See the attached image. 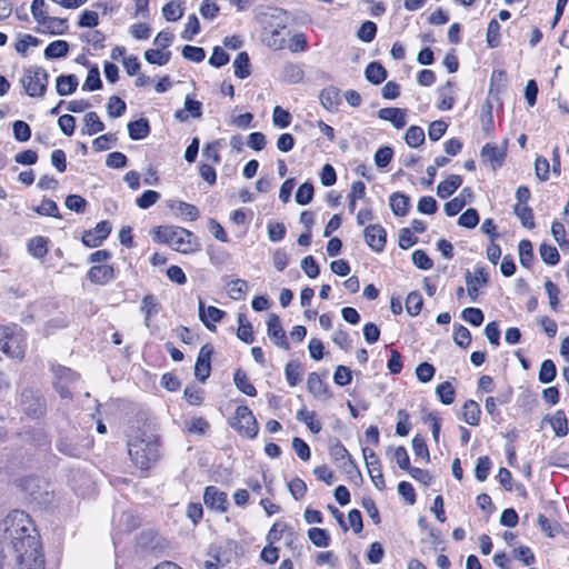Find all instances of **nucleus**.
I'll return each instance as SVG.
<instances>
[{
  "label": "nucleus",
  "mask_w": 569,
  "mask_h": 569,
  "mask_svg": "<svg viewBox=\"0 0 569 569\" xmlns=\"http://www.w3.org/2000/svg\"><path fill=\"white\" fill-rule=\"evenodd\" d=\"M0 530L12 540L16 551L19 553V569H44V559L40 551V543L34 535H31V521L21 510L10 511L1 521Z\"/></svg>",
  "instance_id": "f257e3e1"
},
{
  "label": "nucleus",
  "mask_w": 569,
  "mask_h": 569,
  "mask_svg": "<svg viewBox=\"0 0 569 569\" xmlns=\"http://www.w3.org/2000/svg\"><path fill=\"white\" fill-rule=\"evenodd\" d=\"M158 436L148 431H138L128 440V452L132 463L140 470L150 469L161 456Z\"/></svg>",
  "instance_id": "f03ea898"
},
{
  "label": "nucleus",
  "mask_w": 569,
  "mask_h": 569,
  "mask_svg": "<svg viewBox=\"0 0 569 569\" xmlns=\"http://www.w3.org/2000/svg\"><path fill=\"white\" fill-rule=\"evenodd\" d=\"M153 239L167 243L173 250L181 253H192L200 250L198 237L181 227H158L154 230Z\"/></svg>",
  "instance_id": "7ed1b4c3"
},
{
  "label": "nucleus",
  "mask_w": 569,
  "mask_h": 569,
  "mask_svg": "<svg viewBox=\"0 0 569 569\" xmlns=\"http://www.w3.org/2000/svg\"><path fill=\"white\" fill-rule=\"evenodd\" d=\"M0 349L9 358L21 361L26 355V337L17 325L0 326Z\"/></svg>",
  "instance_id": "20e7f679"
},
{
  "label": "nucleus",
  "mask_w": 569,
  "mask_h": 569,
  "mask_svg": "<svg viewBox=\"0 0 569 569\" xmlns=\"http://www.w3.org/2000/svg\"><path fill=\"white\" fill-rule=\"evenodd\" d=\"M26 93L32 98H42L47 91L49 74L42 67H30L20 79Z\"/></svg>",
  "instance_id": "39448f33"
},
{
  "label": "nucleus",
  "mask_w": 569,
  "mask_h": 569,
  "mask_svg": "<svg viewBox=\"0 0 569 569\" xmlns=\"http://www.w3.org/2000/svg\"><path fill=\"white\" fill-rule=\"evenodd\" d=\"M20 406L30 418H40L46 412V401L40 390L26 387L20 395Z\"/></svg>",
  "instance_id": "423d86ee"
},
{
  "label": "nucleus",
  "mask_w": 569,
  "mask_h": 569,
  "mask_svg": "<svg viewBox=\"0 0 569 569\" xmlns=\"http://www.w3.org/2000/svg\"><path fill=\"white\" fill-rule=\"evenodd\" d=\"M231 426L238 432L251 439L254 438L259 431L256 418L251 410L246 406H240L236 409Z\"/></svg>",
  "instance_id": "0eeeda50"
},
{
  "label": "nucleus",
  "mask_w": 569,
  "mask_h": 569,
  "mask_svg": "<svg viewBox=\"0 0 569 569\" xmlns=\"http://www.w3.org/2000/svg\"><path fill=\"white\" fill-rule=\"evenodd\" d=\"M288 19V12L281 8H272L258 16V21L262 26V30L270 28L287 29Z\"/></svg>",
  "instance_id": "6e6552de"
},
{
  "label": "nucleus",
  "mask_w": 569,
  "mask_h": 569,
  "mask_svg": "<svg viewBox=\"0 0 569 569\" xmlns=\"http://www.w3.org/2000/svg\"><path fill=\"white\" fill-rule=\"evenodd\" d=\"M489 280V274L483 267H476L475 270L467 271L466 283L469 297L475 301L478 297V291L481 287L486 286Z\"/></svg>",
  "instance_id": "1a4fd4ad"
},
{
  "label": "nucleus",
  "mask_w": 569,
  "mask_h": 569,
  "mask_svg": "<svg viewBox=\"0 0 569 569\" xmlns=\"http://www.w3.org/2000/svg\"><path fill=\"white\" fill-rule=\"evenodd\" d=\"M203 500L208 508L218 512H226L229 507L228 496L214 486L204 489Z\"/></svg>",
  "instance_id": "9d476101"
},
{
  "label": "nucleus",
  "mask_w": 569,
  "mask_h": 569,
  "mask_svg": "<svg viewBox=\"0 0 569 569\" xmlns=\"http://www.w3.org/2000/svg\"><path fill=\"white\" fill-rule=\"evenodd\" d=\"M212 352L213 348L208 343L203 345L199 351L194 366V376L201 382H204L210 376Z\"/></svg>",
  "instance_id": "9b49d317"
},
{
  "label": "nucleus",
  "mask_w": 569,
  "mask_h": 569,
  "mask_svg": "<svg viewBox=\"0 0 569 569\" xmlns=\"http://www.w3.org/2000/svg\"><path fill=\"white\" fill-rule=\"evenodd\" d=\"M267 333L268 337L279 347L284 350L289 349V343L286 338V332L281 326L280 318L270 313L267 320Z\"/></svg>",
  "instance_id": "f8f14e48"
},
{
  "label": "nucleus",
  "mask_w": 569,
  "mask_h": 569,
  "mask_svg": "<svg viewBox=\"0 0 569 569\" xmlns=\"http://www.w3.org/2000/svg\"><path fill=\"white\" fill-rule=\"evenodd\" d=\"M386 236V230L380 224H369L363 230L366 243L376 252L385 249Z\"/></svg>",
  "instance_id": "ddd939ff"
},
{
  "label": "nucleus",
  "mask_w": 569,
  "mask_h": 569,
  "mask_svg": "<svg viewBox=\"0 0 569 569\" xmlns=\"http://www.w3.org/2000/svg\"><path fill=\"white\" fill-rule=\"evenodd\" d=\"M111 226L108 221L99 222L93 230L86 231L82 236V242L89 248L99 247L109 236Z\"/></svg>",
  "instance_id": "4468645a"
},
{
  "label": "nucleus",
  "mask_w": 569,
  "mask_h": 569,
  "mask_svg": "<svg viewBox=\"0 0 569 569\" xmlns=\"http://www.w3.org/2000/svg\"><path fill=\"white\" fill-rule=\"evenodd\" d=\"M198 311L200 320L210 331L216 330L214 323L219 322L224 316L223 310H220L213 306L206 307L202 299H199Z\"/></svg>",
  "instance_id": "2eb2a0df"
},
{
  "label": "nucleus",
  "mask_w": 569,
  "mask_h": 569,
  "mask_svg": "<svg viewBox=\"0 0 569 569\" xmlns=\"http://www.w3.org/2000/svg\"><path fill=\"white\" fill-rule=\"evenodd\" d=\"M378 116L382 120L390 121L397 129H402L407 124V111L405 109L382 108Z\"/></svg>",
  "instance_id": "dca6fc26"
},
{
  "label": "nucleus",
  "mask_w": 569,
  "mask_h": 569,
  "mask_svg": "<svg viewBox=\"0 0 569 569\" xmlns=\"http://www.w3.org/2000/svg\"><path fill=\"white\" fill-rule=\"evenodd\" d=\"M287 29L270 28L262 30V41L273 50H281L286 46V37L282 34Z\"/></svg>",
  "instance_id": "f3484780"
},
{
  "label": "nucleus",
  "mask_w": 569,
  "mask_h": 569,
  "mask_svg": "<svg viewBox=\"0 0 569 569\" xmlns=\"http://www.w3.org/2000/svg\"><path fill=\"white\" fill-rule=\"evenodd\" d=\"M88 277L92 283L106 284L114 278V270L109 264H99L90 268Z\"/></svg>",
  "instance_id": "a211bd4d"
},
{
  "label": "nucleus",
  "mask_w": 569,
  "mask_h": 569,
  "mask_svg": "<svg viewBox=\"0 0 569 569\" xmlns=\"http://www.w3.org/2000/svg\"><path fill=\"white\" fill-rule=\"evenodd\" d=\"M307 387L310 393L318 399H328L330 395L328 392L327 385L321 380L317 372H311L308 376Z\"/></svg>",
  "instance_id": "6ab92c4d"
},
{
  "label": "nucleus",
  "mask_w": 569,
  "mask_h": 569,
  "mask_svg": "<svg viewBox=\"0 0 569 569\" xmlns=\"http://www.w3.org/2000/svg\"><path fill=\"white\" fill-rule=\"evenodd\" d=\"M462 183V178L459 174H451L446 180L441 181L437 187V194L441 199L450 197Z\"/></svg>",
  "instance_id": "aec40b11"
},
{
  "label": "nucleus",
  "mask_w": 569,
  "mask_h": 569,
  "mask_svg": "<svg viewBox=\"0 0 569 569\" xmlns=\"http://www.w3.org/2000/svg\"><path fill=\"white\" fill-rule=\"evenodd\" d=\"M320 102L322 107L329 111L338 109L340 103L339 90L335 87L325 88L320 93Z\"/></svg>",
  "instance_id": "412c9836"
},
{
  "label": "nucleus",
  "mask_w": 569,
  "mask_h": 569,
  "mask_svg": "<svg viewBox=\"0 0 569 569\" xmlns=\"http://www.w3.org/2000/svg\"><path fill=\"white\" fill-rule=\"evenodd\" d=\"M78 78L74 74L59 76L56 80V89L60 96H69L77 90Z\"/></svg>",
  "instance_id": "4be33fe9"
},
{
  "label": "nucleus",
  "mask_w": 569,
  "mask_h": 569,
  "mask_svg": "<svg viewBox=\"0 0 569 569\" xmlns=\"http://www.w3.org/2000/svg\"><path fill=\"white\" fill-rule=\"evenodd\" d=\"M170 209L178 216L184 217L190 221L199 218V210L196 206L183 201H174L170 204Z\"/></svg>",
  "instance_id": "5701e85b"
},
{
  "label": "nucleus",
  "mask_w": 569,
  "mask_h": 569,
  "mask_svg": "<svg viewBox=\"0 0 569 569\" xmlns=\"http://www.w3.org/2000/svg\"><path fill=\"white\" fill-rule=\"evenodd\" d=\"M481 409L480 406L473 401L468 400L462 408V417L466 423L470 426H478L480 421Z\"/></svg>",
  "instance_id": "b1692460"
},
{
  "label": "nucleus",
  "mask_w": 569,
  "mask_h": 569,
  "mask_svg": "<svg viewBox=\"0 0 569 569\" xmlns=\"http://www.w3.org/2000/svg\"><path fill=\"white\" fill-rule=\"evenodd\" d=\"M201 108L202 104L200 101L193 100L190 96H187L184 100V110H178L174 116L180 121H186L188 116L184 114V111H187L191 117L200 118L202 114Z\"/></svg>",
  "instance_id": "393cba45"
},
{
  "label": "nucleus",
  "mask_w": 569,
  "mask_h": 569,
  "mask_svg": "<svg viewBox=\"0 0 569 569\" xmlns=\"http://www.w3.org/2000/svg\"><path fill=\"white\" fill-rule=\"evenodd\" d=\"M365 76L369 82L380 84L387 78V70L379 62H370L366 68Z\"/></svg>",
  "instance_id": "a878e982"
},
{
  "label": "nucleus",
  "mask_w": 569,
  "mask_h": 569,
  "mask_svg": "<svg viewBox=\"0 0 569 569\" xmlns=\"http://www.w3.org/2000/svg\"><path fill=\"white\" fill-rule=\"evenodd\" d=\"M481 157L485 161L490 162L493 167H500L505 158V152L498 147L487 143L481 150Z\"/></svg>",
  "instance_id": "bb28decb"
},
{
  "label": "nucleus",
  "mask_w": 569,
  "mask_h": 569,
  "mask_svg": "<svg viewBox=\"0 0 569 569\" xmlns=\"http://www.w3.org/2000/svg\"><path fill=\"white\" fill-rule=\"evenodd\" d=\"M128 132H129V137L132 140L144 139L150 132V127H149L148 120L141 118L139 120L129 122L128 123Z\"/></svg>",
  "instance_id": "cd10ccee"
},
{
  "label": "nucleus",
  "mask_w": 569,
  "mask_h": 569,
  "mask_svg": "<svg viewBox=\"0 0 569 569\" xmlns=\"http://www.w3.org/2000/svg\"><path fill=\"white\" fill-rule=\"evenodd\" d=\"M28 252L34 258H43L48 252V239L41 236L33 237L28 241Z\"/></svg>",
  "instance_id": "c85d7f7f"
},
{
  "label": "nucleus",
  "mask_w": 569,
  "mask_h": 569,
  "mask_svg": "<svg viewBox=\"0 0 569 569\" xmlns=\"http://www.w3.org/2000/svg\"><path fill=\"white\" fill-rule=\"evenodd\" d=\"M302 373V367L298 361H290L286 365L284 376L290 387H295L301 382Z\"/></svg>",
  "instance_id": "c756f323"
},
{
  "label": "nucleus",
  "mask_w": 569,
  "mask_h": 569,
  "mask_svg": "<svg viewBox=\"0 0 569 569\" xmlns=\"http://www.w3.org/2000/svg\"><path fill=\"white\" fill-rule=\"evenodd\" d=\"M409 198L400 192H395L390 197V209L396 216H405L408 212Z\"/></svg>",
  "instance_id": "7c9ffc66"
},
{
  "label": "nucleus",
  "mask_w": 569,
  "mask_h": 569,
  "mask_svg": "<svg viewBox=\"0 0 569 569\" xmlns=\"http://www.w3.org/2000/svg\"><path fill=\"white\" fill-rule=\"evenodd\" d=\"M238 323L237 337L244 343H252L254 340L252 326L243 313L238 315Z\"/></svg>",
  "instance_id": "2f4dec72"
},
{
  "label": "nucleus",
  "mask_w": 569,
  "mask_h": 569,
  "mask_svg": "<svg viewBox=\"0 0 569 569\" xmlns=\"http://www.w3.org/2000/svg\"><path fill=\"white\" fill-rule=\"evenodd\" d=\"M233 380H234V383H236L237 388L241 392H243L244 395H247L249 397L256 396L257 390L253 387V385L250 382V380H249V378H248L246 372H243L242 370L238 369L234 372Z\"/></svg>",
  "instance_id": "473e14b6"
},
{
  "label": "nucleus",
  "mask_w": 569,
  "mask_h": 569,
  "mask_svg": "<svg viewBox=\"0 0 569 569\" xmlns=\"http://www.w3.org/2000/svg\"><path fill=\"white\" fill-rule=\"evenodd\" d=\"M69 51V44L64 40H56L46 48L44 57L47 59L66 57Z\"/></svg>",
  "instance_id": "72a5a7b5"
},
{
  "label": "nucleus",
  "mask_w": 569,
  "mask_h": 569,
  "mask_svg": "<svg viewBox=\"0 0 569 569\" xmlns=\"http://www.w3.org/2000/svg\"><path fill=\"white\" fill-rule=\"evenodd\" d=\"M209 427V422L201 417H193L184 422V431L191 435L202 436Z\"/></svg>",
  "instance_id": "f704fd0d"
},
{
  "label": "nucleus",
  "mask_w": 569,
  "mask_h": 569,
  "mask_svg": "<svg viewBox=\"0 0 569 569\" xmlns=\"http://www.w3.org/2000/svg\"><path fill=\"white\" fill-rule=\"evenodd\" d=\"M234 74L239 79H244L250 74V63L247 52H240L233 61Z\"/></svg>",
  "instance_id": "c9c22d12"
},
{
  "label": "nucleus",
  "mask_w": 569,
  "mask_h": 569,
  "mask_svg": "<svg viewBox=\"0 0 569 569\" xmlns=\"http://www.w3.org/2000/svg\"><path fill=\"white\" fill-rule=\"evenodd\" d=\"M84 132L89 136H93L98 132L103 131L104 129L103 122L100 120L99 116L94 111L88 112L84 116Z\"/></svg>",
  "instance_id": "e433bc0d"
},
{
  "label": "nucleus",
  "mask_w": 569,
  "mask_h": 569,
  "mask_svg": "<svg viewBox=\"0 0 569 569\" xmlns=\"http://www.w3.org/2000/svg\"><path fill=\"white\" fill-rule=\"evenodd\" d=\"M407 144L411 148H417L425 142V131L421 127L411 126L405 134Z\"/></svg>",
  "instance_id": "4c0bfd02"
},
{
  "label": "nucleus",
  "mask_w": 569,
  "mask_h": 569,
  "mask_svg": "<svg viewBox=\"0 0 569 569\" xmlns=\"http://www.w3.org/2000/svg\"><path fill=\"white\" fill-rule=\"evenodd\" d=\"M515 214L520 219L523 227L532 229L535 227L533 213L527 204L517 203L513 207Z\"/></svg>",
  "instance_id": "58836bf2"
},
{
  "label": "nucleus",
  "mask_w": 569,
  "mask_h": 569,
  "mask_svg": "<svg viewBox=\"0 0 569 569\" xmlns=\"http://www.w3.org/2000/svg\"><path fill=\"white\" fill-rule=\"evenodd\" d=\"M308 538L315 546L319 548H326L330 543V536L328 531L321 528L309 529Z\"/></svg>",
  "instance_id": "ea45409f"
},
{
  "label": "nucleus",
  "mask_w": 569,
  "mask_h": 569,
  "mask_svg": "<svg viewBox=\"0 0 569 569\" xmlns=\"http://www.w3.org/2000/svg\"><path fill=\"white\" fill-rule=\"evenodd\" d=\"M248 290L246 280L236 279L228 283V295L233 300H240L244 297Z\"/></svg>",
  "instance_id": "a19ab883"
},
{
  "label": "nucleus",
  "mask_w": 569,
  "mask_h": 569,
  "mask_svg": "<svg viewBox=\"0 0 569 569\" xmlns=\"http://www.w3.org/2000/svg\"><path fill=\"white\" fill-rule=\"evenodd\" d=\"M362 455L366 463V468L369 472V476L377 473L378 470H381V463L379 457L376 452L369 448L362 449Z\"/></svg>",
  "instance_id": "79ce46f5"
},
{
  "label": "nucleus",
  "mask_w": 569,
  "mask_h": 569,
  "mask_svg": "<svg viewBox=\"0 0 569 569\" xmlns=\"http://www.w3.org/2000/svg\"><path fill=\"white\" fill-rule=\"evenodd\" d=\"M542 261L549 266H555L559 262L560 256L556 247L542 243L539 248Z\"/></svg>",
  "instance_id": "37998d69"
},
{
  "label": "nucleus",
  "mask_w": 569,
  "mask_h": 569,
  "mask_svg": "<svg viewBox=\"0 0 569 569\" xmlns=\"http://www.w3.org/2000/svg\"><path fill=\"white\" fill-rule=\"evenodd\" d=\"M422 305H423L422 296L419 292L412 291L408 295V297L406 299V309L410 316L419 315V312L421 311Z\"/></svg>",
  "instance_id": "c03bdc74"
},
{
  "label": "nucleus",
  "mask_w": 569,
  "mask_h": 569,
  "mask_svg": "<svg viewBox=\"0 0 569 569\" xmlns=\"http://www.w3.org/2000/svg\"><path fill=\"white\" fill-rule=\"evenodd\" d=\"M162 14L168 21H177L183 16V8L178 1H170L162 8Z\"/></svg>",
  "instance_id": "a18cd8bd"
},
{
  "label": "nucleus",
  "mask_w": 569,
  "mask_h": 569,
  "mask_svg": "<svg viewBox=\"0 0 569 569\" xmlns=\"http://www.w3.org/2000/svg\"><path fill=\"white\" fill-rule=\"evenodd\" d=\"M557 375L556 365L552 360H545L539 370V380L542 383H550L555 380Z\"/></svg>",
  "instance_id": "49530a36"
},
{
  "label": "nucleus",
  "mask_w": 569,
  "mask_h": 569,
  "mask_svg": "<svg viewBox=\"0 0 569 569\" xmlns=\"http://www.w3.org/2000/svg\"><path fill=\"white\" fill-rule=\"evenodd\" d=\"M436 393L443 405H451L455 401V388L449 381L440 383L436 388Z\"/></svg>",
  "instance_id": "de8ad7c7"
},
{
  "label": "nucleus",
  "mask_w": 569,
  "mask_h": 569,
  "mask_svg": "<svg viewBox=\"0 0 569 569\" xmlns=\"http://www.w3.org/2000/svg\"><path fill=\"white\" fill-rule=\"evenodd\" d=\"M533 259L532 244L529 240H521L519 243V260L522 267L529 268Z\"/></svg>",
  "instance_id": "09e8293b"
},
{
  "label": "nucleus",
  "mask_w": 569,
  "mask_h": 569,
  "mask_svg": "<svg viewBox=\"0 0 569 569\" xmlns=\"http://www.w3.org/2000/svg\"><path fill=\"white\" fill-rule=\"evenodd\" d=\"M200 32V22L196 14L188 17L184 30L181 33V38L187 41H191L196 34Z\"/></svg>",
  "instance_id": "8fccbe9b"
},
{
  "label": "nucleus",
  "mask_w": 569,
  "mask_h": 569,
  "mask_svg": "<svg viewBox=\"0 0 569 569\" xmlns=\"http://www.w3.org/2000/svg\"><path fill=\"white\" fill-rule=\"evenodd\" d=\"M453 341L461 348L468 347L471 342L470 331L462 325H455Z\"/></svg>",
  "instance_id": "3c124183"
},
{
  "label": "nucleus",
  "mask_w": 569,
  "mask_h": 569,
  "mask_svg": "<svg viewBox=\"0 0 569 569\" xmlns=\"http://www.w3.org/2000/svg\"><path fill=\"white\" fill-rule=\"evenodd\" d=\"M313 199V186L310 182L302 183L296 193V201L301 206L310 203Z\"/></svg>",
  "instance_id": "603ef678"
},
{
  "label": "nucleus",
  "mask_w": 569,
  "mask_h": 569,
  "mask_svg": "<svg viewBox=\"0 0 569 569\" xmlns=\"http://www.w3.org/2000/svg\"><path fill=\"white\" fill-rule=\"evenodd\" d=\"M330 456L332 458V461L337 466H339V463L345 462L346 460H348L351 457L349 451L346 449V447L340 441H336L330 447Z\"/></svg>",
  "instance_id": "864d4df0"
},
{
  "label": "nucleus",
  "mask_w": 569,
  "mask_h": 569,
  "mask_svg": "<svg viewBox=\"0 0 569 569\" xmlns=\"http://www.w3.org/2000/svg\"><path fill=\"white\" fill-rule=\"evenodd\" d=\"M551 426L558 437H563L568 433V421L562 411H557L551 419Z\"/></svg>",
  "instance_id": "5fc2aeb1"
},
{
  "label": "nucleus",
  "mask_w": 569,
  "mask_h": 569,
  "mask_svg": "<svg viewBox=\"0 0 569 569\" xmlns=\"http://www.w3.org/2000/svg\"><path fill=\"white\" fill-rule=\"evenodd\" d=\"M490 468H491V460L489 457L483 456V457L478 458L477 465L475 468L476 478L479 481H485L488 478Z\"/></svg>",
  "instance_id": "6e6d98bb"
},
{
  "label": "nucleus",
  "mask_w": 569,
  "mask_h": 569,
  "mask_svg": "<svg viewBox=\"0 0 569 569\" xmlns=\"http://www.w3.org/2000/svg\"><path fill=\"white\" fill-rule=\"evenodd\" d=\"M170 58V52L149 49L144 52V59L151 64L164 66Z\"/></svg>",
  "instance_id": "4d7b16f0"
},
{
  "label": "nucleus",
  "mask_w": 569,
  "mask_h": 569,
  "mask_svg": "<svg viewBox=\"0 0 569 569\" xmlns=\"http://www.w3.org/2000/svg\"><path fill=\"white\" fill-rule=\"evenodd\" d=\"M41 24L48 28L51 33L54 34H62L68 29V21L67 19L62 18L49 17L46 20V23Z\"/></svg>",
  "instance_id": "13d9d810"
},
{
  "label": "nucleus",
  "mask_w": 569,
  "mask_h": 569,
  "mask_svg": "<svg viewBox=\"0 0 569 569\" xmlns=\"http://www.w3.org/2000/svg\"><path fill=\"white\" fill-rule=\"evenodd\" d=\"M461 317L465 321H467L470 325L476 326V327L480 326L483 322V318H485L483 313L480 309L472 308V307L466 308L461 312Z\"/></svg>",
  "instance_id": "bf43d9fd"
},
{
  "label": "nucleus",
  "mask_w": 569,
  "mask_h": 569,
  "mask_svg": "<svg viewBox=\"0 0 569 569\" xmlns=\"http://www.w3.org/2000/svg\"><path fill=\"white\" fill-rule=\"evenodd\" d=\"M411 446L417 457H421L422 459L429 461L430 453L423 437H421L420 435H416L411 440Z\"/></svg>",
  "instance_id": "052dcab7"
},
{
  "label": "nucleus",
  "mask_w": 569,
  "mask_h": 569,
  "mask_svg": "<svg viewBox=\"0 0 569 569\" xmlns=\"http://www.w3.org/2000/svg\"><path fill=\"white\" fill-rule=\"evenodd\" d=\"M377 33V26L372 21H366L359 28L357 36L365 42H371Z\"/></svg>",
  "instance_id": "680f3d73"
},
{
  "label": "nucleus",
  "mask_w": 569,
  "mask_h": 569,
  "mask_svg": "<svg viewBox=\"0 0 569 569\" xmlns=\"http://www.w3.org/2000/svg\"><path fill=\"white\" fill-rule=\"evenodd\" d=\"M461 227L472 229L479 223V216L476 209H467L458 219Z\"/></svg>",
  "instance_id": "e2e57ef3"
},
{
  "label": "nucleus",
  "mask_w": 569,
  "mask_h": 569,
  "mask_svg": "<svg viewBox=\"0 0 569 569\" xmlns=\"http://www.w3.org/2000/svg\"><path fill=\"white\" fill-rule=\"evenodd\" d=\"M283 78L289 83H298L303 78V71L297 64H287L283 69Z\"/></svg>",
  "instance_id": "0e129e2a"
},
{
  "label": "nucleus",
  "mask_w": 569,
  "mask_h": 569,
  "mask_svg": "<svg viewBox=\"0 0 569 569\" xmlns=\"http://www.w3.org/2000/svg\"><path fill=\"white\" fill-rule=\"evenodd\" d=\"M108 114L112 118L121 117L126 111V103L122 99L117 96H112L109 99L108 106Z\"/></svg>",
  "instance_id": "69168bd1"
},
{
  "label": "nucleus",
  "mask_w": 569,
  "mask_h": 569,
  "mask_svg": "<svg viewBox=\"0 0 569 569\" xmlns=\"http://www.w3.org/2000/svg\"><path fill=\"white\" fill-rule=\"evenodd\" d=\"M13 136L20 142L28 141L31 138V129L29 124L22 120L13 123Z\"/></svg>",
  "instance_id": "338daca9"
},
{
  "label": "nucleus",
  "mask_w": 569,
  "mask_h": 569,
  "mask_svg": "<svg viewBox=\"0 0 569 569\" xmlns=\"http://www.w3.org/2000/svg\"><path fill=\"white\" fill-rule=\"evenodd\" d=\"M160 199V193L153 190L144 191L136 201L140 209H148Z\"/></svg>",
  "instance_id": "774afa93"
}]
</instances>
